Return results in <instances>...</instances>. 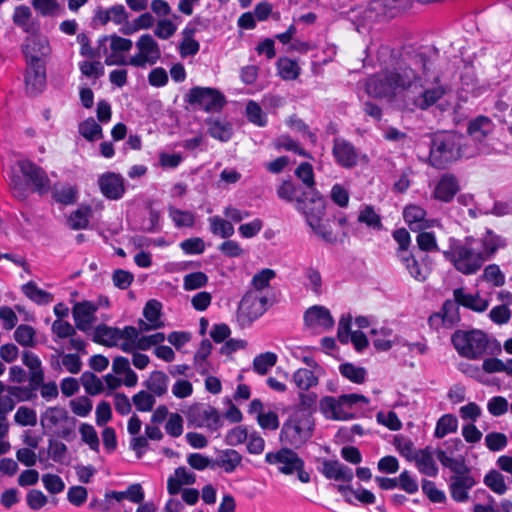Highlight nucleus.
<instances>
[{"mask_svg":"<svg viewBox=\"0 0 512 512\" xmlns=\"http://www.w3.org/2000/svg\"><path fill=\"white\" fill-rule=\"evenodd\" d=\"M303 286L307 291L319 296L323 292V279L318 268L309 265L302 269Z\"/></svg>","mask_w":512,"mask_h":512,"instance_id":"e433bc0d","label":"nucleus"},{"mask_svg":"<svg viewBox=\"0 0 512 512\" xmlns=\"http://www.w3.org/2000/svg\"><path fill=\"white\" fill-rule=\"evenodd\" d=\"M358 221L374 230H381L383 227L380 215L370 205H366L360 210Z\"/></svg>","mask_w":512,"mask_h":512,"instance_id":"bf43d9fd","label":"nucleus"},{"mask_svg":"<svg viewBox=\"0 0 512 512\" xmlns=\"http://www.w3.org/2000/svg\"><path fill=\"white\" fill-rule=\"evenodd\" d=\"M426 211L418 205H408L404 208L403 218L413 231H422L438 225L435 219H427Z\"/></svg>","mask_w":512,"mask_h":512,"instance_id":"5701e85b","label":"nucleus"},{"mask_svg":"<svg viewBox=\"0 0 512 512\" xmlns=\"http://www.w3.org/2000/svg\"><path fill=\"white\" fill-rule=\"evenodd\" d=\"M267 309V297L257 291H247L237 310V321L242 327L251 325Z\"/></svg>","mask_w":512,"mask_h":512,"instance_id":"9b49d317","label":"nucleus"},{"mask_svg":"<svg viewBox=\"0 0 512 512\" xmlns=\"http://www.w3.org/2000/svg\"><path fill=\"white\" fill-rule=\"evenodd\" d=\"M79 133L90 142L96 141L103 137L101 126L91 117L80 123Z\"/></svg>","mask_w":512,"mask_h":512,"instance_id":"603ef678","label":"nucleus"},{"mask_svg":"<svg viewBox=\"0 0 512 512\" xmlns=\"http://www.w3.org/2000/svg\"><path fill=\"white\" fill-rule=\"evenodd\" d=\"M189 424L196 428L216 431L220 426V415L216 408L205 403H195L186 411Z\"/></svg>","mask_w":512,"mask_h":512,"instance_id":"4468645a","label":"nucleus"},{"mask_svg":"<svg viewBox=\"0 0 512 512\" xmlns=\"http://www.w3.org/2000/svg\"><path fill=\"white\" fill-rule=\"evenodd\" d=\"M206 124L209 135L214 139L221 142H227L231 139L233 132L230 122L221 118H208Z\"/></svg>","mask_w":512,"mask_h":512,"instance_id":"c9c22d12","label":"nucleus"},{"mask_svg":"<svg viewBox=\"0 0 512 512\" xmlns=\"http://www.w3.org/2000/svg\"><path fill=\"white\" fill-rule=\"evenodd\" d=\"M460 190L459 181L456 176L450 173L443 174L437 181L433 197L441 202H451Z\"/></svg>","mask_w":512,"mask_h":512,"instance_id":"b1692460","label":"nucleus"},{"mask_svg":"<svg viewBox=\"0 0 512 512\" xmlns=\"http://www.w3.org/2000/svg\"><path fill=\"white\" fill-rule=\"evenodd\" d=\"M101 42L106 45L105 64L107 66H125L129 65V58L124 53L131 50L133 42L131 39L123 38L116 34L101 37Z\"/></svg>","mask_w":512,"mask_h":512,"instance_id":"ddd939ff","label":"nucleus"},{"mask_svg":"<svg viewBox=\"0 0 512 512\" xmlns=\"http://www.w3.org/2000/svg\"><path fill=\"white\" fill-rule=\"evenodd\" d=\"M325 375L324 368H299L292 375V381L301 391H308L319 384L321 377Z\"/></svg>","mask_w":512,"mask_h":512,"instance_id":"393cba45","label":"nucleus"},{"mask_svg":"<svg viewBox=\"0 0 512 512\" xmlns=\"http://www.w3.org/2000/svg\"><path fill=\"white\" fill-rule=\"evenodd\" d=\"M412 461L415 462L420 473L429 477H436L438 475V467L430 447L418 450Z\"/></svg>","mask_w":512,"mask_h":512,"instance_id":"c756f323","label":"nucleus"},{"mask_svg":"<svg viewBox=\"0 0 512 512\" xmlns=\"http://www.w3.org/2000/svg\"><path fill=\"white\" fill-rule=\"evenodd\" d=\"M40 421L43 428L53 431L61 439L72 441L76 437L77 419L62 406L48 407Z\"/></svg>","mask_w":512,"mask_h":512,"instance_id":"0eeeda50","label":"nucleus"},{"mask_svg":"<svg viewBox=\"0 0 512 512\" xmlns=\"http://www.w3.org/2000/svg\"><path fill=\"white\" fill-rule=\"evenodd\" d=\"M473 154L468 151L463 135L455 132L438 133L430 145L429 163L437 169H445L460 158H469Z\"/></svg>","mask_w":512,"mask_h":512,"instance_id":"39448f33","label":"nucleus"},{"mask_svg":"<svg viewBox=\"0 0 512 512\" xmlns=\"http://www.w3.org/2000/svg\"><path fill=\"white\" fill-rule=\"evenodd\" d=\"M22 51L26 58V63H35L44 62V59L49 56L51 48L45 36L31 35L25 39Z\"/></svg>","mask_w":512,"mask_h":512,"instance_id":"a211bd4d","label":"nucleus"},{"mask_svg":"<svg viewBox=\"0 0 512 512\" xmlns=\"http://www.w3.org/2000/svg\"><path fill=\"white\" fill-rule=\"evenodd\" d=\"M276 277V273L273 269L264 268L257 272L252 280L251 285L253 289L251 291H257L263 294V291L270 286L271 280Z\"/></svg>","mask_w":512,"mask_h":512,"instance_id":"864d4df0","label":"nucleus"},{"mask_svg":"<svg viewBox=\"0 0 512 512\" xmlns=\"http://www.w3.org/2000/svg\"><path fill=\"white\" fill-rule=\"evenodd\" d=\"M76 327L68 321L56 319L51 325L53 341L58 343L59 340L67 339L76 335Z\"/></svg>","mask_w":512,"mask_h":512,"instance_id":"de8ad7c7","label":"nucleus"},{"mask_svg":"<svg viewBox=\"0 0 512 512\" xmlns=\"http://www.w3.org/2000/svg\"><path fill=\"white\" fill-rule=\"evenodd\" d=\"M193 29L183 30V39L179 45V53L184 57L194 56L200 49V44L193 38Z\"/></svg>","mask_w":512,"mask_h":512,"instance_id":"09e8293b","label":"nucleus"},{"mask_svg":"<svg viewBox=\"0 0 512 512\" xmlns=\"http://www.w3.org/2000/svg\"><path fill=\"white\" fill-rule=\"evenodd\" d=\"M372 342L374 347L380 351H387L392 347V341L390 340L392 336V330L386 327H381L379 329H372Z\"/></svg>","mask_w":512,"mask_h":512,"instance_id":"6e6d98bb","label":"nucleus"},{"mask_svg":"<svg viewBox=\"0 0 512 512\" xmlns=\"http://www.w3.org/2000/svg\"><path fill=\"white\" fill-rule=\"evenodd\" d=\"M81 439L95 452L99 451V438L95 428L88 423H82L79 428Z\"/></svg>","mask_w":512,"mask_h":512,"instance_id":"338daca9","label":"nucleus"},{"mask_svg":"<svg viewBox=\"0 0 512 512\" xmlns=\"http://www.w3.org/2000/svg\"><path fill=\"white\" fill-rule=\"evenodd\" d=\"M453 296L457 303L476 312H483L489 306L488 300L478 294L467 293L463 288L455 289Z\"/></svg>","mask_w":512,"mask_h":512,"instance_id":"7c9ffc66","label":"nucleus"},{"mask_svg":"<svg viewBox=\"0 0 512 512\" xmlns=\"http://www.w3.org/2000/svg\"><path fill=\"white\" fill-rule=\"evenodd\" d=\"M366 92L373 97L395 96V86L393 85L389 70L370 76L366 81Z\"/></svg>","mask_w":512,"mask_h":512,"instance_id":"412c9836","label":"nucleus"},{"mask_svg":"<svg viewBox=\"0 0 512 512\" xmlns=\"http://www.w3.org/2000/svg\"><path fill=\"white\" fill-rule=\"evenodd\" d=\"M92 217V208L89 205H81L77 210L73 211L68 219L67 224L72 230L86 229L89 220Z\"/></svg>","mask_w":512,"mask_h":512,"instance_id":"37998d69","label":"nucleus"},{"mask_svg":"<svg viewBox=\"0 0 512 512\" xmlns=\"http://www.w3.org/2000/svg\"><path fill=\"white\" fill-rule=\"evenodd\" d=\"M168 214L177 228L194 226L195 215L190 211L169 207Z\"/></svg>","mask_w":512,"mask_h":512,"instance_id":"5fc2aeb1","label":"nucleus"},{"mask_svg":"<svg viewBox=\"0 0 512 512\" xmlns=\"http://www.w3.org/2000/svg\"><path fill=\"white\" fill-rule=\"evenodd\" d=\"M321 473L329 480L342 482H351L354 477L352 469L337 460H324Z\"/></svg>","mask_w":512,"mask_h":512,"instance_id":"bb28decb","label":"nucleus"},{"mask_svg":"<svg viewBox=\"0 0 512 512\" xmlns=\"http://www.w3.org/2000/svg\"><path fill=\"white\" fill-rule=\"evenodd\" d=\"M98 186L103 196L109 200H119L126 192L125 179L115 172L101 174L98 177Z\"/></svg>","mask_w":512,"mask_h":512,"instance_id":"6ab92c4d","label":"nucleus"},{"mask_svg":"<svg viewBox=\"0 0 512 512\" xmlns=\"http://www.w3.org/2000/svg\"><path fill=\"white\" fill-rule=\"evenodd\" d=\"M143 385L155 397H161L168 391L169 377L163 371H153Z\"/></svg>","mask_w":512,"mask_h":512,"instance_id":"f704fd0d","label":"nucleus"},{"mask_svg":"<svg viewBox=\"0 0 512 512\" xmlns=\"http://www.w3.org/2000/svg\"><path fill=\"white\" fill-rule=\"evenodd\" d=\"M390 76L395 86V92L407 90L406 106L410 110L420 109L426 110L433 106L445 94L442 86H434L425 90H421L417 95L410 91L412 87L417 88L420 77L416 70L407 65H400L393 70H389Z\"/></svg>","mask_w":512,"mask_h":512,"instance_id":"7ed1b4c3","label":"nucleus"},{"mask_svg":"<svg viewBox=\"0 0 512 512\" xmlns=\"http://www.w3.org/2000/svg\"><path fill=\"white\" fill-rule=\"evenodd\" d=\"M94 341L109 347L119 346L120 329L99 325L95 329Z\"/></svg>","mask_w":512,"mask_h":512,"instance_id":"79ce46f5","label":"nucleus"},{"mask_svg":"<svg viewBox=\"0 0 512 512\" xmlns=\"http://www.w3.org/2000/svg\"><path fill=\"white\" fill-rule=\"evenodd\" d=\"M14 421L20 426H35L37 413L32 408L20 406L14 415Z\"/></svg>","mask_w":512,"mask_h":512,"instance_id":"774afa93","label":"nucleus"},{"mask_svg":"<svg viewBox=\"0 0 512 512\" xmlns=\"http://www.w3.org/2000/svg\"><path fill=\"white\" fill-rule=\"evenodd\" d=\"M208 283V276L201 271L186 274L183 277V288L186 291L200 289Z\"/></svg>","mask_w":512,"mask_h":512,"instance_id":"69168bd1","label":"nucleus"},{"mask_svg":"<svg viewBox=\"0 0 512 512\" xmlns=\"http://www.w3.org/2000/svg\"><path fill=\"white\" fill-rule=\"evenodd\" d=\"M21 291L29 300L38 305H47L53 301V295L39 288L34 281L23 284Z\"/></svg>","mask_w":512,"mask_h":512,"instance_id":"ea45409f","label":"nucleus"},{"mask_svg":"<svg viewBox=\"0 0 512 512\" xmlns=\"http://www.w3.org/2000/svg\"><path fill=\"white\" fill-rule=\"evenodd\" d=\"M265 461L269 465L278 467V471L284 475L297 474L299 481L309 483L310 474L305 471V462L299 455L290 448H281L277 451L267 452Z\"/></svg>","mask_w":512,"mask_h":512,"instance_id":"6e6552de","label":"nucleus"},{"mask_svg":"<svg viewBox=\"0 0 512 512\" xmlns=\"http://www.w3.org/2000/svg\"><path fill=\"white\" fill-rule=\"evenodd\" d=\"M187 102L205 112H218L226 103L225 96L211 87H194L187 94Z\"/></svg>","mask_w":512,"mask_h":512,"instance_id":"f8f14e48","label":"nucleus"},{"mask_svg":"<svg viewBox=\"0 0 512 512\" xmlns=\"http://www.w3.org/2000/svg\"><path fill=\"white\" fill-rule=\"evenodd\" d=\"M52 198L59 204L72 205L77 202L79 191L76 185L55 183L50 189Z\"/></svg>","mask_w":512,"mask_h":512,"instance_id":"473e14b6","label":"nucleus"},{"mask_svg":"<svg viewBox=\"0 0 512 512\" xmlns=\"http://www.w3.org/2000/svg\"><path fill=\"white\" fill-rule=\"evenodd\" d=\"M161 303L157 300H149L144 309L143 315L146 319V322L143 320L139 321V327L141 331H150L159 329L163 326V322L161 320Z\"/></svg>","mask_w":512,"mask_h":512,"instance_id":"cd10ccee","label":"nucleus"},{"mask_svg":"<svg viewBox=\"0 0 512 512\" xmlns=\"http://www.w3.org/2000/svg\"><path fill=\"white\" fill-rule=\"evenodd\" d=\"M277 359L273 352L261 353L253 360V370L259 375H265L277 363Z\"/></svg>","mask_w":512,"mask_h":512,"instance_id":"8fccbe9b","label":"nucleus"},{"mask_svg":"<svg viewBox=\"0 0 512 512\" xmlns=\"http://www.w3.org/2000/svg\"><path fill=\"white\" fill-rule=\"evenodd\" d=\"M110 301L108 297L100 295L96 300H82L75 302L72 307V317L75 327L87 332L91 330L97 321L96 312L100 308H109Z\"/></svg>","mask_w":512,"mask_h":512,"instance_id":"9d476101","label":"nucleus"},{"mask_svg":"<svg viewBox=\"0 0 512 512\" xmlns=\"http://www.w3.org/2000/svg\"><path fill=\"white\" fill-rule=\"evenodd\" d=\"M156 397L147 390H141L132 397V402L136 409L140 412L152 411Z\"/></svg>","mask_w":512,"mask_h":512,"instance_id":"0e129e2a","label":"nucleus"},{"mask_svg":"<svg viewBox=\"0 0 512 512\" xmlns=\"http://www.w3.org/2000/svg\"><path fill=\"white\" fill-rule=\"evenodd\" d=\"M319 409L326 419L347 421L355 418L353 411H348L342 402L341 396H325L319 402Z\"/></svg>","mask_w":512,"mask_h":512,"instance_id":"aec40b11","label":"nucleus"},{"mask_svg":"<svg viewBox=\"0 0 512 512\" xmlns=\"http://www.w3.org/2000/svg\"><path fill=\"white\" fill-rule=\"evenodd\" d=\"M504 245L499 236L487 230L481 237L468 236L450 240L444 257L458 272L473 275Z\"/></svg>","mask_w":512,"mask_h":512,"instance_id":"f257e3e1","label":"nucleus"},{"mask_svg":"<svg viewBox=\"0 0 512 512\" xmlns=\"http://www.w3.org/2000/svg\"><path fill=\"white\" fill-rule=\"evenodd\" d=\"M35 336V329L27 324L19 325L14 332L15 341L23 347H35Z\"/></svg>","mask_w":512,"mask_h":512,"instance_id":"3c124183","label":"nucleus"},{"mask_svg":"<svg viewBox=\"0 0 512 512\" xmlns=\"http://www.w3.org/2000/svg\"><path fill=\"white\" fill-rule=\"evenodd\" d=\"M196 481V475L189 472L186 467H178L174 471V476L167 480V491L170 495H176L181 491L182 485H192Z\"/></svg>","mask_w":512,"mask_h":512,"instance_id":"2f4dec72","label":"nucleus"},{"mask_svg":"<svg viewBox=\"0 0 512 512\" xmlns=\"http://www.w3.org/2000/svg\"><path fill=\"white\" fill-rule=\"evenodd\" d=\"M279 198L295 202L296 209L301 212L312 231L326 242H333L334 234L328 221L323 220L325 214L324 200L315 189L305 191L304 187L291 181H284L277 189Z\"/></svg>","mask_w":512,"mask_h":512,"instance_id":"f03ea898","label":"nucleus"},{"mask_svg":"<svg viewBox=\"0 0 512 512\" xmlns=\"http://www.w3.org/2000/svg\"><path fill=\"white\" fill-rule=\"evenodd\" d=\"M435 454L442 466L450 469L454 475L470 474V469L466 465L464 457H451L442 449H438Z\"/></svg>","mask_w":512,"mask_h":512,"instance_id":"58836bf2","label":"nucleus"},{"mask_svg":"<svg viewBox=\"0 0 512 512\" xmlns=\"http://www.w3.org/2000/svg\"><path fill=\"white\" fill-rule=\"evenodd\" d=\"M313 426L314 422L310 415H295L283 424L280 441L283 444L298 448L311 438Z\"/></svg>","mask_w":512,"mask_h":512,"instance_id":"1a4fd4ad","label":"nucleus"},{"mask_svg":"<svg viewBox=\"0 0 512 512\" xmlns=\"http://www.w3.org/2000/svg\"><path fill=\"white\" fill-rule=\"evenodd\" d=\"M304 323L313 333H322L333 327L334 319L326 307L314 305L306 310Z\"/></svg>","mask_w":512,"mask_h":512,"instance_id":"f3484780","label":"nucleus"},{"mask_svg":"<svg viewBox=\"0 0 512 512\" xmlns=\"http://www.w3.org/2000/svg\"><path fill=\"white\" fill-rule=\"evenodd\" d=\"M138 53L129 58V65L144 68L156 64L161 58V50L150 34H144L136 42Z\"/></svg>","mask_w":512,"mask_h":512,"instance_id":"2eb2a0df","label":"nucleus"},{"mask_svg":"<svg viewBox=\"0 0 512 512\" xmlns=\"http://www.w3.org/2000/svg\"><path fill=\"white\" fill-rule=\"evenodd\" d=\"M451 341L458 354L470 360L480 359L486 353L489 343L487 335L478 329L457 330Z\"/></svg>","mask_w":512,"mask_h":512,"instance_id":"423d86ee","label":"nucleus"},{"mask_svg":"<svg viewBox=\"0 0 512 512\" xmlns=\"http://www.w3.org/2000/svg\"><path fill=\"white\" fill-rule=\"evenodd\" d=\"M494 125L490 118L478 116L468 126L469 135L476 141L481 142L493 131Z\"/></svg>","mask_w":512,"mask_h":512,"instance_id":"a19ab883","label":"nucleus"},{"mask_svg":"<svg viewBox=\"0 0 512 512\" xmlns=\"http://www.w3.org/2000/svg\"><path fill=\"white\" fill-rule=\"evenodd\" d=\"M459 303L456 300H446L443 304L442 313H436L429 318L431 326H436L440 322L446 327H452L459 322Z\"/></svg>","mask_w":512,"mask_h":512,"instance_id":"c85d7f7f","label":"nucleus"},{"mask_svg":"<svg viewBox=\"0 0 512 512\" xmlns=\"http://www.w3.org/2000/svg\"><path fill=\"white\" fill-rule=\"evenodd\" d=\"M78 40L80 43V54L90 59H99L102 54H106V45L101 42V38L98 40L96 48H92L88 42V38L85 35H79Z\"/></svg>","mask_w":512,"mask_h":512,"instance_id":"4d7b16f0","label":"nucleus"},{"mask_svg":"<svg viewBox=\"0 0 512 512\" xmlns=\"http://www.w3.org/2000/svg\"><path fill=\"white\" fill-rule=\"evenodd\" d=\"M25 89L30 95H37L46 86V69L44 62L27 63L25 72Z\"/></svg>","mask_w":512,"mask_h":512,"instance_id":"4be33fe9","label":"nucleus"},{"mask_svg":"<svg viewBox=\"0 0 512 512\" xmlns=\"http://www.w3.org/2000/svg\"><path fill=\"white\" fill-rule=\"evenodd\" d=\"M208 222L210 224V230L214 235H218L222 238H229L234 234L233 225L219 216L210 217Z\"/></svg>","mask_w":512,"mask_h":512,"instance_id":"13d9d810","label":"nucleus"},{"mask_svg":"<svg viewBox=\"0 0 512 512\" xmlns=\"http://www.w3.org/2000/svg\"><path fill=\"white\" fill-rule=\"evenodd\" d=\"M398 259L405 266L406 270L417 281H425L429 275V269L420 263L411 253L399 254Z\"/></svg>","mask_w":512,"mask_h":512,"instance_id":"4c0bfd02","label":"nucleus"},{"mask_svg":"<svg viewBox=\"0 0 512 512\" xmlns=\"http://www.w3.org/2000/svg\"><path fill=\"white\" fill-rule=\"evenodd\" d=\"M457 429L458 420L456 416L453 414H444L438 419L436 423L434 436L441 439L450 433H455Z\"/></svg>","mask_w":512,"mask_h":512,"instance_id":"a18cd8bd","label":"nucleus"},{"mask_svg":"<svg viewBox=\"0 0 512 512\" xmlns=\"http://www.w3.org/2000/svg\"><path fill=\"white\" fill-rule=\"evenodd\" d=\"M140 332H142L140 327L136 328L134 326H126L120 329V349L125 353L134 352Z\"/></svg>","mask_w":512,"mask_h":512,"instance_id":"c03bdc74","label":"nucleus"},{"mask_svg":"<svg viewBox=\"0 0 512 512\" xmlns=\"http://www.w3.org/2000/svg\"><path fill=\"white\" fill-rule=\"evenodd\" d=\"M8 178L13 195L20 200L27 198L29 189L41 196L51 189L46 171L29 159L18 160L10 168Z\"/></svg>","mask_w":512,"mask_h":512,"instance_id":"20e7f679","label":"nucleus"},{"mask_svg":"<svg viewBox=\"0 0 512 512\" xmlns=\"http://www.w3.org/2000/svg\"><path fill=\"white\" fill-rule=\"evenodd\" d=\"M340 373L356 384H362L366 379V370L363 367L355 366L352 363H344L339 366Z\"/></svg>","mask_w":512,"mask_h":512,"instance_id":"052dcab7","label":"nucleus"},{"mask_svg":"<svg viewBox=\"0 0 512 512\" xmlns=\"http://www.w3.org/2000/svg\"><path fill=\"white\" fill-rule=\"evenodd\" d=\"M80 383L88 395L95 396L104 391L103 381L92 372H84L80 377Z\"/></svg>","mask_w":512,"mask_h":512,"instance_id":"49530a36","label":"nucleus"},{"mask_svg":"<svg viewBox=\"0 0 512 512\" xmlns=\"http://www.w3.org/2000/svg\"><path fill=\"white\" fill-rule=\"evenodd\" d=\"M475 480L470 474L453 475L449 481V491L456 502L468 500V491L475 485Z\"/></svg>","mask_w":512,"mask_h":512,"instance_id":"a878e982","label":"nucleus"},{"mask_svg":"<svg viewBox=\"0 0 512 512\" xmlns=\"http://www.w3.org/2000/svg\"><path fill=\"white\" fill-rule=\"evenodd\" d=\"M277 68L280 77L284 80H294L299 76V66L291 59L280 58L277 61Z\"/></svg>","mask_w":512,"mask_h":512,"instance_id":"e2e57ef3","label":"nucleus"},{"mask_svg":"<svg viewBox=\"0 0 512 512\" xmlns=\"http://www.w3.org/2000/svg\"><path fill=\"white\" fill-rule=\"evenodd\" d=\"M332 155L336 164L345 169L357 166L360 161L368 162L366 155H362L351 142L343 138L333 140Z\"/></svg>","mask_w":512,"mask_h":512,"instance_id":"dca6fc26","label":"nucleus"},{"mask_svg":"<svg viewBox=\"0 0 512 512\" xmlns=\"http://www.w3.org/2000/svg\"><path fill=\"white\" fill-rule=\"evenodd\" d=\"M242 462V455L234 449L221 450L214 463V468H222L226 473L234 472Z\"/></svg>","mask_w":512,"mask_h":512,"instance_id":"72a5a7b5","label":"nucleus"},{"mask_svg":"<svg viewBox=\"0 0 512 512\" xmlns=\"http://www.w3.org/2000/svg\"><path fill=\"white\" fill-rule=\"evenodd\" d=\"M484 484L498 495H503L507 491L504 476L496 470H491L485 475Z\"/></svg>","mask_w":512,"mask_h":512,"instance_id":"680f3d73","label":"nucleus"}]
</instances>
